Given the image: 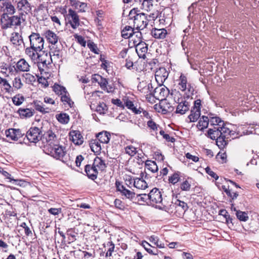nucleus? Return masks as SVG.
<instances>
[{
  "instance_id": "nucleus-1",
  "label": "nucleus",
  "mask_w": 259,
  "mask_h": 259,
  "mask_svg": "<svg viewBox=\"0 0 259 259\" xmlns=\"http://www.w3.org/2000/svg\"><path fill=\"white\" fill-rule=\"evenodd\" d=\"M209 122L212 128L207 131V136L215 140L216 145L221 150H224L227 146L230 138L237 137L238 133L231 128V125L225 123L219 117L213 114H209Z\"/></svg>"
},
{
  "instance_id": "nucleus-2",
  "label": "nucleus",
  "mask_w": 259,
  "mask_h": 259,
  "mask_svg": "<svg viewBox=\"0 0 259 259\" xmlns=\"http://www.w3.org/2000/svg\"><path fill=\"white\" fill-rule=\"evenodd\" d=\"M157 17L154 14L148 16L144 13H139V11L136 8L131 10L128 14L129 24H134V28L137 30H143L147 26L150 18L154 20Z\"/></svg>"
},
{
  "instance_id": "nucleus-3",
  "label": "nucleus",
  "mask_w": 259,
  "mask_h": 259,
  "mask_svg": "<svg viewBox=\"0 0 259 259\" xmlns=\"http://www.w3.org/2000/svg\"><path fill=\"white\" fill-rule=\"evenodd\" d=\"M149 200L152 205H156L159 208H167L166 204L163 201L161 192L157 188H153L149 193Z\"/></svg>"
},
{
  "instance_id": "nucleus-4",
  "label": "nucleus",
  "mask_w": 259,
  "mask_h": 259,
  "mask_svg": "<svg viewBox=\"0 0 259 259\" xmlns=\"http://www.w3.org/2000/svg\"><path fill=\"white\" fill-rule=\"evenodd\" d=\"M40 131L37 127L30 128L27 132L23 141L19 140L20 144H28L29 142L36 143L41 139Z\"/></svg>"
},
{
  "instance_id": "nucleus-5",
  "label": "nucleus",
  "mask_w": 259,
  "mask_h": 259,
  "mask_svg": "<svg viewBox=\"0 0 259 259\" xmlns=\"http://www.w3.org/2000/svg\"><path fill=\"white\" fill-rule=\"evenodd\" d=\"M115 186L116 190L119 192L123 199H128L133 202H135L136 199V194L133 191H131L126 188L122 185V183L119 181H116Z\"/></svg>"
},
{
  "instance_id": "nucleus-6",
  "label": "nucleus",
  "mask_w": 259,
  "mask_h": 259,
  "mask_svg": "<svg viewBox=\"0 0 259 259\" xmlns=\"http://www.w3.org/2000/svg\"><path fill=\"white\" fill-rule=\"evenodd\" d=\"M48 154L56 159L61 160L63 162H66L64 159L66 155L65 147L57 144H54L50 147V150L48 149Z\"/></svg>"
},
{
  "instance_id": "nucleus-7",
  "label": "nucleus",
  "mask_w": 259,
  "mask_h": 259,
  "mask_svg": "<svg viewBox=\"0 0 259 259\" xmlns=\"http://www.w3.org/2000/svg\"><path fill=\"white\" fill-rule=\"evenodd\" d=\"M30 46L34 51L40 52L44 49V39L38 33L32 32L29 36Z\"/></svg>"
},
{
  "instance_id": "nucleus-8",
  "label": "nucleus",
  "mask_w": 259,
  "mask_h": 259,
  "mask_svg": "<svg viewBox=\"0 0 259 259\" xmlns=\"http://www.w3.org/2000/svg\"><path fill=\"white\" fill-rule=\"evenodd\" d=\"M66 18L67 19L71 27L75 29L80 25L79 16L77 13L71 9L68 10V13L66 14Z\"/></svg>"
},
{
  "instance_id": "nucleus-9",
  "label": "nucleus",
  "mask_w": 259,
  "mask_h": 259,
  "mask_svg": "<svg viewBox=\"0 0 259 259\" xmlns=\"http://www.w3.org/2000/svg\"><path fill=\"white\" fill-rule=\"evenodd\" d=\"M1 23L3 28H7L16 25V17L9 16L8 14H4L1 18Z\"/></svg>"
},
{
  "instance_id": "nucleus-10",
  "label": "nucleus",
  "mask_w": 259,
  "mask_h": 259,
  "mask_svg": "<svg viewBox=\"0 0 259 259\" xmlns=\"http://www.w3.org/2000/svg\"><path fill=\"white\" fill-rule=\"evenodd\" d=\"M94 79L98 82L101 88L106 91L107 93H112L114 91V88L111 85L108 84L107 79L103 78L101 75H97V78L95 77Z\"/></svg>"
},
{
  "instance_id": "nucleus-11",
  "label": "nucleus",
  "mask_w": 259,
  "mask_h": 259,
  "mask_svg": "<svg viewBox=\"0 0 259 259\" xmlns=\"http://www.w3.org/2000/svg\"><path fill=\"white\" fill-rule=\"evenodd\" d=\"M138 90L141 93L146 95H151L152 93L153 87L151 82L145 80L140 82L138 85Z\"/></svg>"
},
{
  "instance_id": "nucleus-12",
  "label": "nucleus",
  "mask_w": 259,
  "mask_h": 259,
  "mask_svg": "<svg viewBox=\"0 0 259 259\" xmlns=\"http://www.w3.org/2000/svg\"><path fill=\"white\" fill-rule=\"evenodd\" d=\"M190 103L184 99L178 100V105L177 106L176 113L183 115L185 114L190 108Z\"/></svg>"
},
{
  "instance_id": "nucleus-13",
  "label": "nucleus",
  "mask_w": 259,
  "mask_h": 259,
  "mask_svg": "<svg viewBox=\"0 0 259 259\" xmlns=\"http://www.w3.org/2000/svg\"><path fill=\"white\" fill-rule=\"evenodd\" d=\"M173 208L176 209V211H180L183 213L187 209L188 206L187 204L185 202L177 199L175 202H171V204L170 205V209H171V212H173Z\"/></svg>"
},
{
  "instance_id": "nucleus-14",
  "label": "nucleus",
  "mask_w": 259,
  "mask_h": 259,
  "mask_svg": "<svg viewBox=\"0 0 259 259\" xmlns=\"http://www.w3.org/2000/svg\"><path fill=\"white\" fill-rule=\"evenodd\" d=\"M136 51L140 58L145 59L148 51V45L144 42L139 41L136 45Z\"/></svg>"
},
{
  "instance_id": "nucleus-15",
  "label": "nucleus",
  "mask_w": 259,
  "mask_h": 259,
  "mask_svg": "<svg viewBox=\"0 0 259 259\" xmlns=\"http://www.w3.org/2000/svg\"><path fill=\"white\" fill-rule=\"evenodd\" d=\"M69 139L75 145H81L83 142L82 136L78 131H72L70 132Z\"/></svg>"
},
{
  "instance_id": "nucleus-16",
  "label": "nucleus",
  "mask_w": 259,
  "mask_h": 259,
  "mask_svg": "<svg viewBox=\"0 0 259 259\" xmlns=\"http://www.w3.org/2000/svg\"><path fill=\"white\" fill-rule=\"evenodd\" d=\"M84 171L88 178L92 180L97 179L98 174V170L92 165L87 164L85 166Z\"/></svg>"
},
{
  "instance_id": "nucleus-17",
  "label": "nucleus",
  "mask_w": 259,
  "mask_h": 259,
  "mask_svg": "<svg viewBox=\"0 0 259 259\" xmlns=\"http://www.w3.org/2000/svg\"><path fill=\"white\" fill-rule=\"evenodd\" d=\"M168 75V72L164 68H160L155 72V79L157 81L163 83L167 79Z\"/></svg>"
},
{
  "instance_id": "nucleus-18",
  "label": "nucleus",
  "mask_w": 259,
  "mask_h": 259,
  "mask_svg": "<svg viewBox=\"0 0 259 259\" xmlns=\"http://www.w3.org/2000/svg\"><path fill=\"white\" fill-rule=\"evenodd\" d=\"M152 36L156 39H164L167 34V30L164 29L153 28L151 31Z\"/></svg>"
},
{
  "instance_id": "nucleus-19",
  "label": "nucleus",
  "mask_w": 259,
  "mask_h": 259,
  "mask_svg": "<svg viewBox=\"0 0 259 259\" xmlns=\"http://www.w3.org/2000/svg\"><path fill=\"white\" fill-rule=\"evenodd\" d=\"M45 35L48 41L52 45H55L58 42L59 37L57 35L50 30H48L45 32Z\"/></svg>"
},
{
  "instance_id": "nucleus-20",
  "label": "nucleus",
  "mask_w": 259,
  "mask_h": 259,
  "mask_svg": "<svg viewBox=\"0 0 259 259\" xmlns=\"http://www.w3.org/2000/svg\"><path fill=\"white\" fill-rule=\"evenodd\" d=\"M45 138L47 143L50 147L55 144V142L57 141V137L55 133L51 130H49L44 135Z\"/></svg>"
},
{
  "instance_id": "nucleus-21",
  "label": "nucleus",
  "mask_w": 259,
  "mask_h": 259,
  "mask_svg": "<svg viewBox=\"0 0 259 259\" xmlns=\"http://www.w3.org/2000/svg\"><path fill=\"white\" fill-rule=\"evenodd\" d=\"M35 61L39 62L48 68V65H50L53 62L51 56H49L47 53L39 55V57Z\"/></svg>"
},
{
  "instance_id": "nucleus-22",
  "label": "nucleus",
  "mask_w": 259,
  "mask_h": 259,
  "mask_svg": "<svg viewBox=\"0 0 259 259\" xmlns=\"http://www.w3.org/2000/svg\"><path fill=\"white\" fill-rule=\"evenodd\" d=\"M93 165L98 170L103 171L107 167L104 160L101 158L96 157L94 160Z\"/></svg>"
},
{
  "instance_id": "nucleus-23",
  "label": "nucleus",
  "mask_w": 259,
  "mask_h": 259,
  "mask_svg": "<svg viewBox=\"0 0 259 259\" xmlns=\"http://www.w3.org/2000/svg\"><path fill=\"white\" fill-rule=\"evenodd\" d=\"M154 94L158 99L163 100L165 98L167 94V89L165 88L164 87L161 86L156 88L154 89Z\"/></svg>"
},
{
  "instance_id": "nucleus-24",
  "label": "nucleus",
  "mask_w": 259,
  "mask_h": 259,
  "mask_svg": "<svg viewBox=\"0 0 259 259\" xmlns=\"http://www.w3.org/2000/svg\"><path fill=\"white\" fill-rule=\"evenodd\" d=\"M34 106L36 110L39 111L42 113H49L51 111V109L49 107H46L41 101H34Z\"/></svg>"
},
{
  "instance_id": "nucleus-25",
  "label": "nucleus",
  "mask_w": 259,
  "mask_h": 259,
  "mask_svg": "<svg viewBox=\"0 0 259 259\" xmlns=\"http://www.w3.org/2000/svg\"><path fill=\"white\" fill-rule=\"evenodd\" d=\"M209 117L202 116V117L200 118L197 127L200 131H203L204 129L207 127L209 123Z\"/></svg>"
},
{
  "instance_id": "nucleus-26",
  "label": "nucleus",
  "mask_w": 259,
  "mask_h": 259,
  "mask_svg": "<svg viewBox=\"0 0 259 259\" xmlns=\"http://www.w3.org/2000/svg\"><path fill=\"white\" fill-rule=\"evenodd\" d=\"M110 134L107 132H102L97 135V139L101 143L107 144L110 140Z\"/></svg>"
},
{
  "instance_id": "nucleus-27",
  "label": "nucleus",
  "mask_w": 259,
  "mask_h": 259,
  "mask_svg": "<svg viewBox=\"0 0 259 259\" xmlns=\"http://www.w3.org/2000/svg\"><path fill=\"white\" fill-rule=\"evenodd\" d=\"M5 135L7 141L11 142L16 139V129L9 128L5 131Z\"/></svg>"
},
{
  "instance_id": "nucleus-28",
  "label": "nucleus",
  "mask_w": 259,
  "mask_h": 259,
  "mask_svg": "<svg viewBox=\"0 0 259 259\" xmlns=\"http://www.w3.org/2000/svg\"><path fill=\"white\" fill-rule=\"evenodd\" d=\"M90 146L92 151L95 153L100 152L102 149L101 143L97 139L91 140L90 142Z\"/></svg>"
},
{
  "instance_id": "nucleus-29",
  "label": "nucleus",
  "mask_w": 259,
  "mask_h": 259,
  "mask_svg": "<svg viewBox=\"0 0 259 259\" xmlns=\"http://www.w3.org/2000/svg\"><path fill=\"white\" fill-rule=\"evenodd\" d=\"M134 186L139 189H145L148 187V184L145 181L141 178L134 179Z\"/></svg>"
},
{
  "instance_id": "nucleus-30",
  "label": "nucleus",
  "mask_w": 259,
  "mask_h": 259,
  "mask_svg": "<svg viewBox=\"0 0 259 259\" xmlns=\"http://www.w3.org/2000/svg\"><path fill=\"white\" fill-rule=\"evenodd\" d=\"M134 34V28L130 26H126L121 31V35L125 39L133 37Z\"/></svg>"
},
{
  "instance_id": "nucleus-31",
  "label": "nucleus",
  "mask_w": 259,
  "mask_h": 259,
  "mask_svg": "<svg viewBox=\"0 0 259 259\" xmlns=\"http://www.w3.org/2000/svg\"><path fill=\"white\" fill-rule=\"evenodd\" d=\"M39 51H34L32 47L30 46L25 49V53L32 60H37V58L39 57L38 54Z\"/></svg>"
},
{
  "instance_id": "nucleus-32",
  "label": "nucleus",
  "mask_w": 259,
  "mask_h": 259,
  "mask_svg": "<svg viewBox=\"0 0 259 259\" xmlns=\"http://www.w3.org/2000/svg\"><path fill=\"white\" fill-rule=\"evenodd\" d=\"M61 100L65 105H67L68 107L72 108L73 107L74 102L71 99L70 95L68 92L61 96Z\"/></svg>"
},
{
  "instance_id": "nucleus-33",
  "label": "nucleus",
  "mask_w": 259,
  "mask_h": 259,
  "mask_svg": "<svg viewBox=\"0 0 259 259\" xmlns=\"http://www.w3.org/2000/svg\"><path fill=\"white\" fill-rule=\"evenodd\" d=\"M30 66L28 62L24 59H21L17 61V69L21 71H28Z\"/></svg>"
},
{
  "instance_id": "nucleus-34",
  "label": "nucleus",
  "mask_w": 259,
  "mask_h": 259,
  "mask_svg": "<svg viewBox=\"0 0 259 259\" xmlns=\"http://www.w3.org/2000/svg\"><path fill=\"white\" fill-rule=\"evenodd\" d=\"M152 0H144L140 5V8L147 12L151 11L153 8Z\"/></svg>"
},
{
  "instance_id": "nucleus-35",
  "label": "nucleus",
  "mask_w": 259,
  "mask_h": 259,
  "mask_svg": "<svg viewBox=\"0 0 259 259\" xmlns=\"http://www.w3.org/2000/svg\"><path fill=\"white\" fill-rule=\"evenodd\" d=\"M125 106L129 109L131 110L135 114H138L141 113L142 111L141 110V108L139 107L137 108L136 106H135L133 102L130 100H127L125 102Z\"/></svg>"
},
{
  "instance_id": "nucleus-36",
  "label": "nucleus",
  "mask_w": 259,
  "mask_h": 259,
  "mask_svg": "<svg viewBox=\"0 0 259 259\" xmlns=\"http://www.w3.org/2000/svg\"><path fill=\"white\" fill-rule=\"evenodd\" d=\"M142 246L145 249V250L150 254L152 255L158 254V249L154 247H152V249L149 248L152 247L151 245L146 241H143L142 243Z\"/></svg>"
},
{
  "instance_id": "nucleus-37",
  "label": "nucleus",
  "mask_w": 259,
  "mask_h": 259,
  "mask_svg": "<svg viewBox=\"0 0 259 259\" xmlns=\"http://www.w3.org/2000/svg\"><path fill=\"white\" fill-rule=\"evenodd\" d=\"M21 118H29L33 115V112L28 108L21 109L20 108L17 111Z\"/></svg>"
},
{
  "instance_id": "nucleus-38",
  "label": "nucleus",
  "mask_w": 259,
  "mask_h": 259,
  "mask_svg": "<svg viewBox=\"0 0 259 259\" xmlns=\"http://www.w3.org/2000/svg\"><path fill=\"white\" fill-rule=\"evenodd\" d=\"M145 166L149 170L154 173L158 171V166L156 162L152 160H147L145 162Z\"/></svg>"
},
{
  "instance_id": "nucleus-39",
  "label": "nucleus",
  "mask_w": 259,
  "mask_h": 259,
  "mask_svg": "<svg viewBox=\"0 0 259 259\" xmlns=\"http://www.w3.org/2000/svg\"><path fill=\"white\" fill-rule=\"evenodd\" d=\"M200 116V111L192 109L191 114L188 116L190 122L196 121Z\"/></svg>"
},
{
  "instance_id": "nucleus-40",
  "label": "nucleus",
  "mask_w": 259,
  "mask_h": 259,
  "mask_svg": "<svg viewBox=\"0 0 259 259\" xmlns=\"http://www.w3.org/2000/svg\"><path fill=\"white\" fill-rule=\"evenodd\" d=\"M181 174L180 171H177L169 177L168 181L170 183L175 185L181 180Z\"/></svg>"
},
{
  "instance_id": "nucleus-41",
  "label": "nucleus",
  "mask_w": 259,
  "mask_h": 259,
  "mask_svg": "<svg viewBox=\"0 0 259 259\" xmlns=\"http://www.w3.org/2000/svg\"><path fill=\"white\" fill-rule=\"evenodd\" d=\"M56 118L59 122L62 124H66L69 121V116L66 113H60L57 114Z\"/></svg>"
},
{
  "instance_id": "nucleus-42",
  "label": "nucleus",
  "mask_w": 259,
  "mask_h": 259,
  "mask_svg": "<svg viewBox=\"0 0 259 259\" xmlns=\"http://www.w3.org/2000/svg\"><path fill=\"white\" fill-rule=\"evenodd\" d=\"M187 79L186 77L183 74H182L180 77V82L179 85H180V89L184 91L187 89Z\"/></svg>"
},
{
  "instance_id": "nucleus-43",
  "label": "nucleus",
  "mask_w": 259,
  "mask_h": 259,
  "mask_svg": "<svg viewBox=\"0 0 259 259\" xmlns=\"http://www.w3.org/2000/svg\"><path fill=\"white\" fill-rule=\"evenodd\" d=\"M53 90L56 94L61 96H62L67 92L65 87L60 85L58 84H54Z\"/></svg>"
},
{
  "instance_id": "nucleus-44",
  "label": "nucleus",
  "mask_w": 259,
  "mask_h": 259,
  "mask_svg": "<svg viewBox=\"0 0 259 259\" xmlns=\"http://www.w3.org/2000/svg\"><path fill=\"white\" fill-rule=\"evenodd\" d=\"M0 87L3 88L8 92L12 91V88L6 79L0 77Z\"/></svg>"
},
{
  "instance_id": "nucleus-45",
  "label": "nucleus",
  "mask_w": 259,
  "mask_h": 259,
  "mask_svg": "<svg viewBox=\"0 0 259 259\" xmlns=\"http://www.w3.org/2000/svg\"><path fill=\"white\" fill-rule=\"evenodd\" d=\"M49 56H51V59H60L62 58V52L60 50H52L49 52Z\"/></svg>"
},
{
  "instance_id": "nucleus-46",
  "label": "nucleus",
  "mask_w": 259,
  "mask_h": 259,
  "mask_svg": "<svg viewBox=\"0 0 259 259\" xmlns=\"http://www.w3.org/2000/svg\"><path fill=\"white\" fill-rule=\"evenodd\" d=\"M236 215L237 219L240 221L246 222L249 219L247 213L245 211L238 210L236 212Z\"/></svg>"
},
{
  "instance_id": "nucleus-47",
  "label": "nucleus",
  "mask_w": 259,
  "mask_h": 259,
  "mask_svg": "<svg viewBox=\"0 0 259 259\" xmlns=\"http://www.w3.org/2000/svg\"><path fill=\"white\" fill-rule=\"evenodd\" d=\"M191 182L189 181V178L184 180L181 184H180V189L182 191H189L191 189Z\"/></svg>"
},
{
  "instance_id": "nucleus-48",
  "label": "nucleus",
  "mask_w": 259,
  "mask_h": 259,
  "mask_svg": "<svg viewBox=\"0 0 259 259\" xmlns=\"http://www.w3.org/2000/svg\"><path fill=\"white\" fill-rule=\"evenodd\" d=\"M108 108L104 103H100L96 107V111L100 114H104L107 111Z\"/></svg>"
},
{
  "instance_id": "nucleus-49",
  "label": "nucleus",
  "mask_w": 259,
  "mask_h": 259,
  "mask_svg": "<svg viewBox=\"0 0 259 259\" xmlns=\"http://www.w3.org/2000/svg\"><path fill=\"white\" fill-rule=\"evenodd\" d=\"M17 231L19 233V234H17V236H23L24 235L28 236L30 234H32V232L29 227H25V228H18Z\"/></svg>"
},
{
  "instance_id": "nucleus-50",
  "label": "nucleus",
  "mask_w": 259,
  "mask_h": 259,
  "mask_svg": "<svg viewBox=\"0 0 259 259\" xmlns=\"http://www.w3.org/2000/svg\"><path fill=\"white\" fill-rule=\"evenodd\" d=\"M149 200V194H141L136 195V199L135 200V202H146L147 200Z\"/></svg>"
},
{
  "instance_id": "nucleus-51",
  "label": "nucleus",
  "mask_w": 259,
  "mask_h": 259,
  "mask_svg": "<svg viewBox=\"0 0 259 259\" xmlns=\"http://www.w3.org/2000/svg\"><path fill=\"white\" fill-rule=\"evenodd\" d=\"M125 152L131 156H134L137 152V148L132 145L125 147Z\"/></svg>"
},
{
  "instance_id": "nucleus-52",
  "label": "nucleus",
  "mask_w": 259,
  "mask_h": 259,
  "mask_svg": "<svg viewBox=\"0 0 259 259\" xmlns=\"http://www.w3.org/2000/svg\"><path fill=\"white\" fill-rule=\"evenodd\" d=\"M216 158L221 163L226 162L227 160V154L226 152H220L217 155Z\"/></svg>"
},
{
  "instance_id": "nucleus-53",
  "label": "nucleus",
  "mask_w": 259,
  "mask_h": 259,
  "mask_svg": "<svg viewBox=\"0 0 259 259\" xmlns=\"http://www.w3.org/2000/svg\"><path fill=\"white\" fill-rule=\"evenodd\" d=\"M23 78H25L26 82L28 83H31L35 80L34 76L30 73H25L23 75Z\"/></svg>"
},
{
  "instance_id": "nucleus-54",
  "label": "nucleus",
  "mask_w": 259,
  "mask_h": 259,
  "mask_svg": "<svg viewBox=\"0 0 259 259\" xmlns=\"http://www.w3.org/2000/svg\"><path fill=\"white\" fill-rule=\"evenodd\" d=\"M88 47L90 49V50L94 53L95 54H99V50L95 44L93 42L90 41L88 43Z\"/></svg>"
},
{
  "instance_id": "nucleus-55",
  "label": "nucleus",
  "mask_w": 259,
  "mask_h": 259,
  "mask_svg": "<svg viewBox=\"0 0 259 259\" xmlns=\"http://www.w3.org/2000/svg\"><path fill=\"white\" fill-rule=\"evenodd\" d=\"M148 127L153 131H157L158 128L159 127V125L157 124L152 120H149L147 121Z\"/></svg>"
},
{
  "instance_id": "nucleus-56",
  "label": "nucleus",
  "mask_w": 259,
  "mask_h": 259,
  "mask_svg": "<svg viewBox=\"0 0 259 259\" xmlns=\"http://www.w3.org/2000/svg\"><path fill=\"white\" fill-rule=\"evenodd\" d=\"M29 3L27 0H21L17 3V8L22 10L23 8H26L29 7Z\"/></svg>"
},
{
  "instance_id": "nucleus-57",
  "label": "nucleus",
  "mask_w": 259,
  "mask_h": 259,
  "mask_svg": "<svg viewBox=\"0 0 259 259\" xmlns=\"http://www.w3.org/2000/svg\"><path fill=\"white\" fill-rule=\"evenodd\" d=\"M115 206L118 209L123 210L124 208V205L122 201L119 199H115L114 202Z\"/></svg>"
},
{
  "instance_id": "nucleus-58",
  "label": "nucleus",
  "mask_w": 259,
  "mask_h": 259,
  "mask_svg": "<svg viewBox=\"0 0 259 259\" xmlns=\"http://www.w3.org/2000/svg\"><path fill=\"white\" fill-rule=\"evenodd\" d=\"M205 171L208 175L214 178L215 180H218L219 179L218 176L208 166L205 168Z\"/></svg>"
},
{
  "instance_id": "nucleus-59",
  "label": "nucleus",
  "mask_w": 259,
  "mask_h": 259,
  "mask_svg": "<svg viewBox=\"0 0 259 259\" xmlns=\"http://www.w3.org/2000/svg\"><path fill=\"white\" fill-rule=\"evenodd\" d=\"M17 185L23 188H26L29 187L30 186V184L26 181L17 179Z\"/></svg>"
},
{
  "instance_id": "nucleus-60",
  "label": "nucleus",
  "mask_w": 259,
  "mask_h": 259,
  "mask_svg": "<svg viewBox=\"0 0 259 259\" xmlns=\"http://www.w3.org/2000/svg\"><path fill=\"white\" fill-rule=\"evenodd\" d=\"M6 10L7 12V14L9 15H12L15 13V8L14 7L10 4H7L6 5Z\"/></svg>"
},
{
  "instance_id": "nucleus-61",
  "label": "nucleus",
  "mask_w": 259,
  "mask_h": 259,
  "mask_svg": "<svg viewBox=\"0 0 259 259\" xmlns=\"http://www.w3.org/2000/svg\"><path fill=\"white\" fill-rule=\"evenodd\" d=\"M87 8V4L84 3L80 2L78 6V11L79 12H85L86 8Z\"/></svg>"
},
{
  "instance_id": "nucleus-62",
  "label": "nucleus",
  "mask_w": 259,
  "mask_h": 259,
  "mask_svg": "<svg viewBox=\"0 0 259 259\" xmlns=\"http://www.w3.org/2000/svg\"><path fill=\"white\" fill-rule=\"evenodd\" d=\"M49 212L54 215H58L61 212L62 209L61 208H51L49 209Z\"/></svg>"
},
{
  "instance_id": "nucleus-63",
  "label": "nucleus",
  "mask_w": 259,
  "mask_h": 259,
  "mask_svg": "<svg viewBox=\"0 0 259 259\" xmlns=\"http://www.w3.org/2000/svg\"><path fill=\"white\" fill-rule=\"evenodd\" d=\"M197 6V4L196 3H193L191 6H190L189 8H188V11L189 12V16H188V18H189V20H190L191 18H193V15H192L191 14V13L192 14L194 13V8L195 7H196Z\"/></svg>"
},
{
  "instance_id": "nucleus-64",
  "label": "nucleus",
  "mask_w": 259,
  "mask_h": 259,
  "mask_svg": "<svg viewBox=\"0 0 259 259\" xmlns=\"http://www.w3.org/2000/svg\"><path fill=\"white\" fill-rule=\"evenodd\" d=\"M108 243L110 244L109 245L110 247L108 249V250L106 253V256H111L112 255V252L114 251V244L112 242H109Z\"/></svg>"
}]
</instances>
